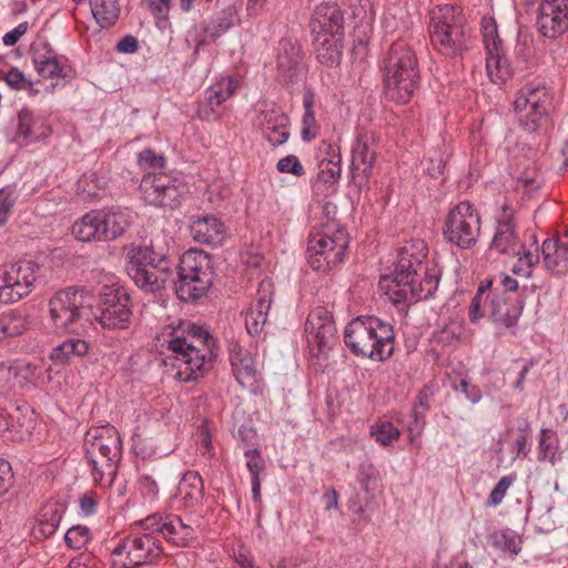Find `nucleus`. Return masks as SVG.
<instances>
[{
  "label": "nucleus",
  "mask_w": 568,
  "mask_h": 568,
  "mask_svg": "<svg viewBox=\"0 0 568 568\" xmlns=\"http://www.w3.org/2000/svg\"><path fill=\"white\" fill-rule=\"evenodd\" d=\"M514 479L515 477L511 476H503L490 491L487 498V505L490 507L500 505L507 490L513 485Z\"/></svg>",
  "instance_id": "4d7b16f0"
},
{
  "label": "nucleus",
  "mask_w": 568,
  "mask_h": 568,
  "mask_svg": "<svg viewBox=\"0 0 568 568\" xmlns=\"http://www.w3.org/2000/svg\"><path fill=\"white\" fill-rule=\"evenodd\" d=\"M89 344L81 338H69L52 349L51 359L64 365L88 354Z\"/></svg>",
  "instance_id": "ea45409f"
},
{
  "label": "nucleus",
  "mask_w": 568,
  "mask_h": 568,
  "mask_svg": "<svg viewBox=\"0 0 568 568\" xmlns=\"http://www.w3.org/2000/svg\"><path fill=\"white\" fill-rule=\"evenodd\" d=\"M32 62L36 71L44 79H71L73 70L65 57H59L48 42L31 45Z\"/></svg>",
  "instance_id": "aec40b11"
},
{
  "label": "nucleus",
  "mask_w": 568,
  "mask_h": 568,
  "mask_svg": "<svg viewBox=\"0 0 568 568\" xmlns=\"http://www.w3.org/2000/svg\"><path fill=\"white\" fill-rule=\"evenodd\" d=\"M101 212L104 242L122 236L132 223L131 213L120 207L103 209Z\"/></svg>",
  "instance_id": "473e14b6"
},
{
  "label": "nucleus",
  "mask_w": 568,
  "mask_h": 568,
  "mask_svg": "<svg viewBox=\"0 0 568 568\" xmlns=\"http://www.w3.org/2000/svg\"><path fill=\"white\" fill-rule=\"evenodd\" d=\"M301 44L290 38L280 40L276 53V80L283 85L302 81L305 73Z\"/></svg>",
  "instance_id": "a211bd4d"
},
{
  "label": "nucleus",
  "mask_w": 568,
  "mask_h": 568,
  "mask_svg": "<svg viewBox=\"0 0 568 568\" xmlns=\"http://www.w3.org/2000/svg\"><path fill=\"white\" fill-rule=\"evenodd\" d=\"M13 206L14 199L12 195L4 190H0V227L8 222Z\"/></svg>",
  "instance_id": "338daca9"
},
{
  "label": "nucleus",
  "mask_w": 568,
  "mask_h": 568,
  "mask_svg": "<svg viewBox=\"0 0 568 568\" xmlns=\"http://www.w3.org/2000/svg\"><path fill=\"white\" fill-rule=\"evenodd\" d=\"M344 12L336 3L318 4L311 20L313 37L344 38Z\"/></svg>",
  "instance_id": "4be33fe9"
},
{
  "label": "nucleus",
  "mask_w": 568,
  "mask_h": 568,
  "mask_svg": "<svg viewBox=\"0 0 568 568\" xmlns=\"http://www.w3.org/2000/svg\"><path fill=\"white\" fill-rule=\"evenodd\" d=\"M491 546L505 554L515 557L521 551V536L510 528L501 529L489 536Z\"/></svg>",
  "instance_id": "79ce46f5"
},
{
  "label": "nucleus",
  "mask_w": 568,
  "mask_h": 568,
  "mask_svg": "<svg viewBox=\"0 0 568 568\" xmlns=\"http://www.w3.org/2000/svg\"><path fill=\"white\" fill-rule=\"evenodd\" d=\"M523 310V301L511 300L505 293L494 292L488 303L487 316L498 328H506L514 333Z\"/></svg>",
  "instance_id": "b1692460"
},
{
  "label": "nucleus",
  "mask_w": 568,
  "mask_h": 568,
  "mask_svg": "<svg viewBox=\"0 0 568 568\" xmlns=\"http://www.w3.org/2000/svg\"><path fill=\"white\" fill-rule=\"evenodd\" d=\"M87 295L84 290H60L48 301L49 323L59 333L73 332L83 317Z\"/></svg>",
  "instance_id": "9d476101"
},
{
  "label": "nucleus",
  "mask_w": 568,
  "mask_h": 568,
  "mask_svg": "<svg viewBox=\"0 0 568 568\" xmlns=\"http://www.w3.org/2000/svg\"><path fill=\"white\" fill-rule=\"evenodd\" d=\"M91 539V531L87 526L77 525L67 530L64 541L71 549L83 548Z\"/></svg>",
  "instance_id": "603ef678"
},
{
  "label": "nucleus",
  "mask_w": 568,
  "mask_h": 568,
  "mask_svg": "<svg viewBox=\"0 0 568 568\" xmlns=\"http://www.w3.org/2000/svg\"><path fill=\"white\" fill-rule=\"evenodd\" d=\"M67 504L62 500L50 499L41 506L32 527V535L36 539H48L53 536L60 526Z\"/></svg>",
  "instance_id": "c85d7f7f"
},
{
  "label": "nucleus",
  "mask_w": 568,
  "mask_h": 568,
  "mask_svg": "<svg viewBox=\"0 0 568 568\" xmlns=\"http://www.w3.org/2000/svg\"><path fill=\"white\" fill-rule=\"evenodd\" d=\"M91 11L101 28L112 27L119 19L120 6L118 0H92Z\"/></svg>",
  "instance_id": "a19ab883"
},
{
  "label": "nucleus",
  "mask_w": 568,
  "mask_h": 568,
  "mask_svg": "<svg viewBox=\"0 0 568 568\" xmlns=\"http://www.w3.org/2000/svg\"><path fill=\"white\" fill-rule=\"evenodd\" d=\"M554 92L544 82H531L521 88L514 101L517 112H525L520 125L529 133L536 132L547 121L552 109Z\"/></svg>",
  "instance_id": "0eeeda50"
},
{
  "label": "nucleus",
  "mask_w": 568,
  "mask_h": 568,
  "mask_svg": "<svg viewBox=\"0 0 568 568\" xmlns=\"http://www.w3.org/2000/svg\"><path fill=\"white\" fill-rule=\"evenodd\" d=\"M239 22V10L234 6H229L220 11L213 19L210 33L211 39L216 40Z\"/></svg>",
  "instance_id": "49530a36"
},
{
  "label": "nucleus",
  "mask_w": 568,
  "mask_h": 568,
  "mask_svg": "<svg viewBox=\"0 0 568 568\" xmlns=\"http://www.w3.org/2000/svg\"><path fill=\"white\" fill-rule=\"evenodd\" d=\"M139 526L175 547H187L195 538L194 528L175 514L155 513L140 520Z\"/></svg>",
  "instance_id": "dca6fc26"
},
{
  "label": "nucleus",
  "mask_w": 568,
  "mask_h": 568,
  "mask_svg": "<svg viewBox=\"0 0 568 568\" xmlns=\"http://www.w3.org/2000/svg\"><path fill=\"white\" fill-rule=\"evenodd\" d=\"M149 10L155 19L159 29H165L169 24V12L173 0H145Z\"/></svg>",
  "instance_id": "864d4df0"
},
{
  "label": "nucleus",
  "mask_w": 568,
  "mask_h": 568,
  "mask_svg": "<svg viewBox=\"0 0 568 568\" xmlns=\"http://www.w3.org/2000/svg\"><path fill=\"white\" fill-rule=\"evenodd\" d=\"M493 285L491 280H486L480 283L477 288L476 294L474 295L468 311L469 321L471 323H477L479 320L484 318L488 312L483 308L484 305H487L490 300V295L487 292L490 290Z\"/></svg>",
  "instance_id": "de8ad7c7"
},
{
  "label": "nucleus",
  "mask_w": 568,
  "mask_h": 568,
  "mask_svg": "<svg viewBox=\"0 0 568 568\" xmlns=\"http://www.w3.org/2000/svg\"><path fill=\"white\" fill-rule=\"evenodd\" d=\"M517 256L518 261L513 266V273L529 277L531 275L532 267L539 263V248L536 247L535 251H526L524 247L521 253Z\"/></svg>",
  "instance_id": "3c124183"
},
{
  "label": "nucleus",
  "mask_w": 568,
  "mask_h": 568,
  "mask_svg": "<svg viewBox=\"0 0 568 568\" xmlns=\"http://www.w3.org/2000/svg\"><path fill=\"white\" fill-rule=\"evenodd\" d=\"M385 95L407 103L419 87V67L415 51L404 41L394 42L382 60Z\"/></svg>",
  "instance_id": "20e7f679"
},
{
  "label": "nucleus",
  "mask_w": 568,
  "mask_h": 568,
  "mask_svg": "<svg viewBox=\"0 0 568 568\" xmlns=\"http://www.w3.org/2000/svg\"><path fill=\"white\" fill-rule=\"evenodd\" d=\"M276 169L281 173H291L294 176H302L305 174L304 166L296 155L290 154L278 160Z\"/></svg>",
  "instance_id": "052dcab7"
},
{
  "label": "nucleus",
  "mask_w": 568,
  "mask_h": 568,
  "mask_svg": "<svg viewBox=\"0 0 568 568\" xmlns=\"http://www.w3.org/2000/svg\"><path fill=\"white\" fill-rule=\"evenodd\" d=\"M542 263L556 277L568 275V231L558 237H549L541 245Z\"/></svg>",
  "instance_id": "bb28decb"
},
{
  "label": "nucleus",
  "mask_w": 568,
  "mask_h": 568,
  "mask_svg": "<svg viewBox=\"0 0 568 568\" xmlns=\"http://www.w3.org/2000/svg\"><path fill=\"white\" fill-rule=\"evenodd\" d=\"M487 74L494 83L505 82L511 75L508 59L504 55L503 48L498 49L494 43L489 47L486 58Z\"/></svg>",
  "instance_id": "58836bf2"
},
{
  "label": "nucleus",
  "mask_w": 568,
  "mask_h": 568,
  "mask_svg": "<svg viewBox=\"0 0 568 568\" xmlns=\"http://www.w3.org/2000/svg\"><path fill=\"white\" fill-rule=\"evenodd\" d=\"M314 94L312 91H306L303 97L304 114L302 118L301 136L305 142L314 140L321 130L320 124L316 121L314 111Z\"/></svg>",
  "instance_id": "37998d69"
},
{
  "label": "nucleus",
  "mask_w": 568,
  "mask_h": 568,
  "mask_svg": "<svg viewBox=\"0 0 568 568\" xmlns=\"http://www.w3.org/2000/svg\"><path fill=\"white\" fill-rule=\"evenodd\" d=\"M204 499V483L197 471H185L179 481L174 501L176 509L192 510L201 506Z\"/></svg>",
  "instance_id": "c756f323"
},
{
  "label": "nucleus",
  "mask_w": 568,
  "mask_h": 568,
  "mask_svg": "<svg viewBox=\"0 0 568 568\" xmlns=\"http://www.w3.org/2000/svg\"><path fill=\"white\" fill-rule=\"evenodd\" d=\"M246 460V468L251 478L260 477L266 468V462L257 448H246L243 452Z\"/></svg>",
  "instance_id": "6e6d98bb"
},
{
  "label": "nucleus",
  "mask_w": 568,
  "mask_h": 568,
  "mask_svg": "<svg viewBox=\"0 0 568 568\" xmlns=\"http://www.w3.org/2000/svg\"><path fill=\"white\" fill-rule=\"evenodd\" d=\"M537 26L544 37L554 39L568 30V0H545Z\"/></svg>",
  "instance_id": "5701e85b"
},
{
  "label": "nucleus",
  "mask_w": 568,
  "mask_h": 568,
  "mask_svg": "<svg viewBox=\"0 0 568 568\" xmlns=\"http://www.w3.org/2000/svg\"><path fill=\"white\" fill-rule=\"evenodd\" d=\"M85 456L122 458V439L118 429L106 424L90 429L84 439Z\"/></svg>",
  "instance_id": "412c9836"
},
{
  "label": "nucleus",
  "mask_w": 568,
  "mask_h": 568,
  "mask_svg": "<svg viewBox=\"0 0 568 568\" xmlns=\"http://www.w3.org/2000/svg\"><path fill=\"white\" fill-rule=\"evenodd\" d=\"M327 154L331 155L328 161H322L320 164L321 171L318 173V179L324 181L325 183L333 184L341 176V154L336 145L327 144Z\"/></svg>",
  "instance_id": "a18cd8bd"
},
{
  "label": "nucleus",
  "mask_w": 568,
  "mask_h": 568,
  "mask_svg": "<svg viewBox=\"0 0 568 568\" xmlns=\"http://www.w3.org/2000/svg\"><path fill=\"white\" fill-rule=\"evenodd\" d=\"M445 168L446 161L442 154L435 152L433 155L427 158L425 171L430 178L438 179L444 173Z\"/></svg>",
  "instance_id": "0e129e2a"
},
{
  "label": "nucleus",
  "mask_w": 568,
  "mask_h": 568,
  "mask_svg": "<svg viewBox=\"0 0 568 568\" xmlns=\"http://www.w3.org/2000/svg\"><path fill=\"white\" fill-rule=\"evenodd\" d=\"M90 466L91 476L100 486L111 485L118 474L120 459L100 456H85Z\"/></svg>",
  "instance_id": "4c0bfd02"
},
{
  "label": "nucleus",
  "mask_w": 568,
  "mask_h": 568,
  "mask_svg": "<svg viewBox=\"0 0 568 568\" xmlns=\"http://www.w3.org/2000/svg\"><path fill=\"white\" fill-rule=\"evenodd\" d=\"M481 31L487 52L489 47L494 43L498 49H501V40L498 37L497 24L493 18H483Z\"/></svg>",
  "instance_id": "13d9d810"
},
{
  "label": "nucleus",
  "mask_w": 568,
  "mask_h": 568,
  "mask_svg": "<svg viewBox=\"0 0 568 568\" xmlns=\"http://www.w3.org/2000/svg\"><path fill=\"white\" fill-rule=\"evenodd\" d=\"M456 392H460L471 403L477 404L480 402L483 394L477 385L468 383L466 379H462L458 385L455 386Z\"/></svg>",
  "instance_id": "69168bd1"
},
{
  "label": "nucleus",
  "mask_w": 568,
  "mask_h": 568,
  "mask_svg": "<svg viewBox=\"0 0 568 568\" xmlns=\"http://www.w3.org/2000/svg\"><path fill=\"white\" fill-rule=\"evenodd\" d=\"M347 236L343 231L333 235L324 232H313L308 236L306 257L314 271L327 272L339 265L347 250Z\"/></svg>",
  "instance_id": "9b49d317"
},
{
  "label": "nucleus",
  "mask_w": 568,
  "mask_h": 568,
  "mask_svg": "<svg viewBox=\"0 0 568 568\" xmlns=\"http://www.w3.org/2000/svg\"><path fill=\"white\" fill-rule=\"evenodd\" d=\"M377 144L378 135L374 131L358 133L352 145L351 169L353 174L359 172L366 179L373 174L377 156Z\"/></svg>",
  "instance_id": "393cba45"
},
{
  "label": "nucleus",
  "mask_w": 568,
  "mask_h": 568,
  "mask_svg": "<svg viewBox=\"0 0 568 568\" xmlns=\"http://www.w3.org/2000/svg\"><path fill=\"white\" fill-rule=\"evenodd\" d=\"M139 190L145 203L156 207L175 209L181 204L185 186L176 179L164 174H146Z\"/></svg>",
  "instance_id": "2eb2a0df"
},
{
  "label": "nucleus",
  "mask_w": 568,
  "mask_h": 568,
  "mask_svg": "<svg viewBox=\"0 0 568 568\" xmlns=\"http://www.w3.org/2000/svg\"><path fill=\"white\" fill-rule=\"evenodd\" d=\"M40 265L32 260H19L0 265V303L13 304L34 288Z\"/></svg>",
  "instance_id": "1a4fd4ad"
},
{
  "label": "nucleus",
  "mask_w": 568,
  "mask_h": 568,
  "mask_svg": "<svg viewBox=\"0 0 568 568\" xmlns=\"http://www.w3.org/2000/svg\"><path fill=\"white\" fill-rule=\"evenodd\" d=\"M20 412V407H16L14 413H6L4 410L0 412V418H3L6 422V426L9 428L16 429V433L19 435L20 438L23 437V428L26 427V430L29 432V428L31 427V420L28 422V425L26 423H20V417L18 413Z\"/></svg>",
  "instance_id": "680f3d73"
},
{
  "label": "nucleus",
  "mask_w": 568,
  "mask_h": 568,
  "mask_svg": "<svg viewBox=\"0 0 568 568\" xmlns=\"http://www.w3.org/2000/svg\"><path fill=\"white\" fill-rule=\"evenodd\" d=\"M273 294L274 285L272 281L267 278L261 281L255 302L251 304L245 314V328L251 336L262 333L266 324Z\"/></svg>",
  "instance_id": "a878e982"
},
{
  "label": "nucleus",
  "mask_w": 568,
  "mask_h": 568,
  "mask_svg": "<svg viewBox=\"0 0 568 568\" xmlns=\"http://www.w3.org/2000/svg\"><path fill=\"white\" fill-rule=\"evenodd\" d=\"M4 81L10 88L14 90H24L31 85L23 72H21L18 68H11L4 77Z\"/></svg>",
  "instance_id": "e2e57ef3"
},
{
  "label": "nucleus",
  "mask_w": 568,
  "mask_h": 568,
  "mask_svg": "<svg viewBox=\"0 0 568 568\" xmlns=\"http://www.w3.org/2000/svg\"><path fill=\"white\" fill-rule=\"evenodd\" d=\"M439 277L435 271L425 267L420 275H414L408 281L390 284L385 290L390 300L395 303H413L426 300L437 290Z\"/></svg>",
  "instance_id": "f3484780"
},
{
  "label": "nucleus",
  "mask_w": 568,
  "mask_h": 568,
  "mask_svg": "<svg viewBox=\"0 0 568 568\" xmlns=\"http://www.w3.org/2000/svg\"><path fill=\"white\" fill-rule=\"evenodd\" d=\"M131 307L130 295L123 286H103L97 320L104 329L125 331L132 323Z\"/></svg>",
  "instance_id": "f8f14e48"
},
{
  "label": "nucleus",
  "mask_w": 568,
  "mask_h": 568,
  "mask_svg": "<svg viewBox=\"0 0 568 568\" xmlns=\"http://www.w3.org/2000/svg\"><path fill=\"white\" fill-rule=\"evenodd\" d=\"M372 436L382 446H389L399 439L400 430L393 423L385 420L372 427Z\"/></svg>",
  "instance_id": "8fccbe9b"
},
{
  "label": "nucleus",
  "mask_w": 568,
  "mask_h": 568,
  "mask_svg": "<svg viewBox=\"0 0 568 568\" xmlns=\"http://www.w3.org/2000/svg\"><path fill=\"white\" fill-rule=\"evenodd\" d=\"M194 242L209 246H221L226 239L224 223L213 215H204L194 220L190 226Z\"/></svg>",
  "instance_id": "2f4dec72"
},
{
  "label": "nucleus",
  "mask_w": 568,
  "mask_h": 568,
  "mask_svg": "<svg viewBox=\"0 0 568 568\" xmlns=\"http://www.w3.org/2000/svg\"><path fill=\"white\" fill-rule=\"evenodd\" d=\"M344 343L357 357L385 362L395 349L394 327L377 316L359 315L345 326Z\"/></svg>",
  "instance_id": "7ed1b4c3"
},
{
  "label": "nucleus",
  "mask_w": 568,
  "mask_h": 568,
  "mask_svg": "<svg viewBox=\"0 0 568 568\" xmlns=\"http://www.w3.org/2000/svg\"><path fill=\"white\" fill-rule=\"evenodd\" d=\"M13 483V474L9 462L0 458V496L4 495Z\"/></svg>",
  "instance_id": "774afa93"
},
{
  "label": "nucleus",
  "mask_w": 568,
  "mask_h": 568,
  "mask_svg": "<svg viewBox=\"0 0 568 568\" xmlns=\"http://www.w3.org/2000/svg\"><path fill=\"white\" fill-rule=\"evenodd\" d=\"M524 244L518 236V225L515 212L508 205H504L496 217L495 234L490 250L508 256L519 255Z\"/></svg>",
  "instance_id": "6ab92c4d"
},
{
  "label": "nucleus",
  "mask_w": 568,
  "mask_h": 568,
  "mask_svg": "<svg viewBox=\"0 0 568 568\" xmlns=\"http://www.w3.org/2000/svg\"><path fill=\"white\" fill-rule=\"evenodd\" d=\"M378 478L379 473L373 464L363 463L359 465L356 480L366 494L371 493L373 489L372 485L375 484Z\"/></svg>",
  "instance_id": "5fc2aeb1"
},
{
  "label": "nucleus",
  "mask_w": 568,
  "mask_h": 568,
  "mask_svg": "<svg viewBox=\"0 0 568 568\" xmlns=\"http://www.w3.org/2000/svg\"><path fill=\"white\" fill-rule=\"evenodd\" d=\"M50 132L51 130L44 125L43 120L36 116L29 109L24 108L19 112L17 134L26 144L45 138Z\"/></svg>",
  "instance_id": "c9c22d12"
},
{
  "label": "nucleus",
  "mask_w": 568,
  "mask_h": 568,
  "mask_svg": "<svg viewBox=\"0 0 568 568\" xmlns=\"http://www.w3.org/2000/svg\"><path fill=\"white\" fill-rule=\"evenodd\" d=\"M480 227V215L476 207L468 201H462L445 217L443 235L447 243L469 250L478 242Z\"/></svg>",
  "instance_id": "6e6552de"
},
{
  "label": "nucleus",
  "mask_w": 568,
  "mask_h": 568,
  "mask_svg": "<svg viewBox=\"0 0 568 568\" xmlns=\"http://www.w3.org/2000/svg\"><path fill=\"white\" fill-rule=\"evenodd\" d=\"M237 88V81L232 77H222L205 90V101L199 108V116L202 120L213 121L217 119L216 108L229 100Z\"/></svg>",
  "instance_id": "cd10ccee"
},
{
  "label": "nucleus",
  "mask_w": 568,
  "mask_h": 568,
  "mask_svg": "<svg viewBox=\"0 0 568 568\" xmlns=\"http://www.w3.org/2000/svg\"><path fill=\"white\" fill-rule=\"evenodd\" d=\"M230 363L236 381L242 386L254 381V359L246 348L239 344H233L230 348Z\"/></svg>",
  "instance_id": "72a5a7b5"
},
{
  "label": "nucleus",
  "mask_w": 568,
  "mask_h": 568,
  "mask_svg": "<svg viewBox=\"0 0 568 568\" xmlns=\"http://www.w3.org/2000/svg\"><path fill=\"white\" fill-rule=\"evenodd\" d=\"M27 327V317L18 310H11L0 315V334L2 339L19 336Z\"/></svg>",
  "instance_id": "c03bdc74"
},
{
  "label": "nucleus",
  "mask_w": 568,
  "mask_h": 568,
  "mask_svg": "<svg viewBox=\"0 0 568 568\" xmlns=\"http://www.w3.org/2000/svg\"><path fill=\"white\" fill-rule=\"evenodd\" d=\"M102 232L100 210H92L85 213L72 225L73 236L81 242H104Z\"/></svg>",
  "instance_id": "f704fd0d"
},
{
  "label": "nucleus",
  "mask_w": 568,
  "mask_h": 568,
  "mask_svg": "<svg viewBox=\"0 0 568 568\" xmlns=\"http://www.w3.org/2000/svg\"><path fill=\"white\" fill-rule=\"evenodd\" d=\"M428 255V247L425 241L416 239L406 242L397 251V261L392 274L383 275L379 280V287L386 290L390 284L408 281L414 275H420L427 267L425 261Z\"/></svg>",
  "instance_id": "4468645a"
},
{
  "label": "nucleus",
  "mask_w": 568,
  "mask_h": 568,
  "mask_svg": "<svg viewBox=\"0 0 568 568\" xmlns=\"http://www.w3.org/2000/svg\"><path fill=\"white\" fill-rule=\"evenodd\" d=\"M138 488L142 497L148 501H154L159 497V485L156 480L150 475H141L139 477Z\"/></svg>",
  "instance_id": "bf43d9fd"
},
{
  "label": "nucleus",
  "mask_w": 568,
  "mask_h": 568,
  "mask_svg": "<svg viewBox=\"0 0 568 568\" xmlns=\"http://www.w3.org/2000/svg\"><path fill=\"white\" fill-rule=\"evenodd\" d=\"M344 38L313 37L317 61L328 68L337 67L343 55Z\"/></svg>",
  "instance_id": "e433bc0d"
},
{
  "label": "nucleus",
  "mask_w": 568,
  "mask_h": 568,
  "mask_svg": "<svg viewBox=\"0 0 568 568\" xmlns=\"http://www.w3.org/2000/svg\"><path fill=\"white\" fill-rule=\"evenodd\" d=\"M258 126L263 136L273 145L280 146L290 138V119L280 109H268L260 112Z\"/></svg>",
  "instance_id": "7c9ffc66"
},
{
  "label": "nucleus",
  "mask_w": 568,
  "mask_h": 568,
  "mask_svg": "<svg viewBox=\"0 0 568 568\" xmlns=\"http://www.w3.org/2000/svg\"><path fill=\"white\" fill-rule=\"evenodd\" d=\"M466 19L452 4L438 6L430 13L429 34L434 48L446 57H456L466 50Z\"/></svg>",
  "instance_id": "39448f33"
},
{
  "label": "nucleus",
  "mask_w": 568,
  "mask_h": 568,
  "mask_svg": "<svg viewBox=\"0 0 568 568\" xmlns=\"http://www.w3.org/2000/svg\"><path fill=\"white\" fill-rule=\"evenodd\" d=\"M556 443V435L551 430L542 428L539 437L538 459L549 460L551 465H555L558 460Z\"/></svg>",
  "instance_id": "09e8293b"
},
{
  "label": "nucleus",
  "mask_w": 568,
  "mask_h": 568,
  "mask_svg": "<svg viewBox=\"0 0 568 568\" xmlns=\"http://www.w3.org/2000/svg\"><path fill=\"white\" fill-rule=\"evenodd\" d=\"M305 334L310 354L317 358L326 357L338 342L332 312L325 306L314 307L306 318Z\"/></svg>",
  "instance_id": "ddd939ff"
},
{
  "label": "nucleus",
  "mask_w": 568,
  "mask_h": 568,
  "mask_svg": "<svg viewBox=\"0 0 568 568\" xmlns=\"http://www.w3.org/2000/svg\"><path fill=\"white\" fill-rule=\"evenodd\" d=\"M164 343L172 353L170 358L176 368L175 378L181 382L201 377L215 357L214 338L202 326L191 322H181L172 328Z\"/></svg>",
  "instance_id": "f03ea898"
},
{
  "label": "nucleus",
  "mask_w": 568,
  "mask_h": 568,
  "mask_svg": "<svg viewBox=\"0 0 568 568\" xmlns=\"http://www.w3.org/2000/svg\"><path fill=\"white\" fill-rule=\"evenodd\" d=\"M175 268L173 262L155 253L152 246L131 250L126 265L128 275L143 291L155 293L172 282L178 298L184 302L203 297L213 285L215 272L212 257L202 250L191 248L182 254L178 281H174Z\"/></svg>",
  "instance_id": "f257e3e1"
},
{
  "label": "nucleus",
  "mask_w": 568,
  "mask_h": 568,
  "mask_svg": "<svg viewBox=\"0 0 568 568\" xmlns=\"http://www.w3.org/2000/svg\"><path fill=\"white\" fill-rule=\"evenodd\" d=\"M164 555L162 541L153 531L143 530L122 537L111 551L113 567L139 568L156 564Z\"/></svg>",
  "instance_id": "423d86ee"
}]
</instances>
